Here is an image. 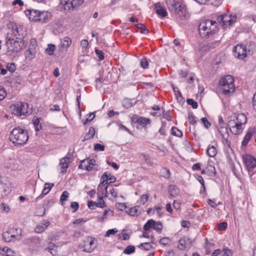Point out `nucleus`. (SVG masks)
Listing matches in <instances>:
<instances>
[{
  "label": "nucleus",
  "instance_id": "58836bf2",
  "mask_svg": "<svg viewBox=\"0 0 256 256\" xmlns=\"http://www.w3.org/2000/svg\"><path fill=\"white\" fill-rule=\"evenodd\" d=\"M252 134L250 132H248L247 134H246L244 140H243L242 142V146H246L248 142L250 140V138H252Z\"/></svg>",
  "mask_w": 256,
  "mask_h": 256
},
{
  "label": "nucleus",
  "instance_id": "a18cd8bd",
  "mask_svg": "<svg viewBox=\"0 0 256 256\" xmlns=\"http://www.w3.org/2000/svg\"><path fill=\"white\" fill-rule=\"evenodd\" d=\"M138 247L140 249L148 250L150 249L152 246L149 242H144L140 244Z\"/></svg>",
  "mask_w": 256,
  "mask_h": 256
},
{
  "label": "nucleus",
  "instance_id": "13d9d810",
  "mask_svg": "<svg viewBox=\"0 0 256 256\" xmlns=\"http://www.w3.org/2000/svg\"><path fill=\"white\" fill-rule=\"evenodd\" d=\"M140 66L143 68H147L148 66V62L146 58H143L140 60Z\"/></svg>",
  "mask_w": 256,
  "mask_h": 256
},
{
  "label": "nucleus",
  "instance_id": "393cba45",
  "mask_svg": "<svg viewBox=\"0 0 256 256\" xmlns=\"http://www.w3.org/2000/svg\"><path fill=\"white\" fill-rule=\"evenodd\" d=\"M168 192L170 196L174 198L178 194L179 190L176 186L170 185L168 188Z\"/></svg>",
  "mask_w": 256,
  "mask_h": 256
},
{
  "label": "nucleus",
  "instance_id": "09e8293b",
  "mask_svg": "<svg viewBox=\"0 0 256 256\" xmlns=\"http://www.w3.org/2000/svg\"><path fill=\"white\" fill-rule=\"evenodd\" d=\"M41 120V118H38L36 117H34L33 118L32 122L35 126V128H38V126H40V128H42V124L40 123Z\"/></svg>",
  "mask_w": 256,
  "mask_h": 256
},
{
  "label": "nucleus",
  "instance_id": "f257e3e1",
  "mask_svg": "<svg viewBox=\"0 0 256 256\" xmlns=\"http://www.w3.org/2000/svg\"><path fill=\"white\" fill-rule=\"evenodd\" d=\"M218 24L216 22L206 20L202 22L198 26V31L200 36L202 38L212 36L215 37L218 30Z\"/></svg>",
  "mask_w": 256,
  "mask_h": 256
},
{
  "label": "nucleus",
  "instance_id": "de8ad7c7",
  "mask_svg": "<svg viewBox=\"0 0 256 256\" xmlns=\"http://www.w3.org/2000/svg\"><path fill=\"white\" fill-rule=\"evenodd\" d=\"M69 196V193L67 191H64L62 194L60 196V201L61 202L62 204H63L64 202L65 201H66L68 200V198Z\"/></svg>",
  "mask_w": 256,
  "mask_h": 256
},
{
  "label": "nucleus",
  "instance_id": "6e6d98bb",
  "mask_svg": "<svg viewBox=\"0 0 256 256\" xmlns=\"http://www.w3.org/2000/svg\"><path fill=\"white\" fill-rule=\"evenodd\" d=\"M170 242V240L168 238H163L160 240V243L164 246H167Z\"/></svg>",
  "mask_w": 256,
  "mask_h": 256
},
{
  "label": "nucleus",
  "instance_id": "680f3d73",
  "mask_svg": "<svg viewBox=\"0 0 256 256\" xmlns=\"http://www.w3.org/2000/svg\"><path fill=\"white\" fill-rule=\"evenodd\" d=\"M149 195L148 194H144L140 197V203L142 204H145L148 201Z\"/></svg>",
  "mask_w": 256,
  "mask_h": 256
},
{
  "label": "nucleus",
  "instance_id": "72a5a7b5",
  "mask_svg": "<svg viewBox=\"0 0 256 256\" xmlns=\"http://www.w3.org/2000/svg\"><path fill=\"white\" fill-rule=\"evenodd\" d=\"M160 174L162 177L166 178H168L170 176L169 170L166 168H162L160 170Z\"/></svg>",
  "mask_w": 256,
  "mask_h": 256
},
{
  "label": "nucleus",
  "instance_id": "a19ab883",
  "mask_svg": "<svg viewBox=\"0 0 256 256\" xmlns=\"http://www.w3.org/2000/svg\"><path fill=\"white\" fill-rule=\"evenodd\" d=\"M56 48V46L54 44H48V48L46 50V52L50 56L54 54V50Z\"/></svg>",
  "mask_w": 256,
  "mask_h": 256
},
{
  "label": "nucleus",
  "instance_id": "79ce46f5",
  "mask_svg": "<svg viewBox=\"0 0 256 256\" xmlns=\"http://www.w3.org/2000/svg\"><path fill=\"white\" fill-rule=\"evenodd\" d=\"M122 104L124 108H128L132 106V103L131 102L130 100L128 98H124L122 100Z\"/></svg>",
  "mask_w": 256,
  "mask_h": 256
},
{
  "label": "nucleus",
  "instance_id": "338daca9",
  "mask_svg": "<svg viewBox=\"0 0 256 256\" xmlns=\"http://www.w3.org/2000/svg\"><path fill=\"white\" fill-rule=\"evenodd\" d=\"M36 46L37 42L36 40L34 38L32 39L30 41V44L28 48H34L36 50Z\"/></svg>",
  "mask_w": 256,
  "mask_h": 256
},
{
  "label": "nucleus",
  "instance_id": "ddd939ff",
  "mask_svg": "<svg viewBox=\"0 0 256 256\" xmlns=\"http://www.w3.org/2000/svg\"><path fill=\"white\" fill-rule=\"evenodd\" d=\"M108 174L107 172H104L101 177V180L102 182L98 185V192L101 190H105L106 192L107 193V189L108 188Z\"/></svg>",
  "mask_w": 256,
  "mask_h": 256
},
{
  "label": "nucleus",
  "instance_id": "1a4fd4ad",
  "mask_svg": "<svg viewBox=\"0 0 256 256\" xmlns=\"http://www.w3.org/2000/svg\"><path fill=\"white\" fill-rule=\"evenodd\" d=\"M233 54L234 56L240 60L246 56V48L243 44H238L234 48Z\"/></svg>",
  "mask_w": 256,
  "mask_h": 256
},
{
  "label": "nucleus",
  "instance_id": "2f4dec72",
  "mask_svg": "<svg viewBox=\"0 0 256 256\" xmlns=\"http://www.w3.org/2000/svg\"><path fill=\"white\" fill-rule=\"evenodd\" d=\"M10 210L9 205L5 202H2L0 204V212L2 213H8Z\"/></svg>",
  "mask_w": 256,
  "mask_h": 256
},
{
  "label": "nucleus",
  "instance_id": "e2e57ef3",
  "mask_svg": "<svg viewBox=\"0 0 256 256\" xmlns=\"http://www.w3.org/2000/svg\"><path fill=\"white\" fill-rule=\"evenodd\" d=\"M96 150L104 151V146L100 144H96L94 146Z\"/></svg>",
  "mask_w": 256,
  "mask_h": 256
},
{
  "label": "nucleus",
  "instance_id": "4468645a",
  "mask_svg": "<svg viewBox=\"0 0 256 256\" xmlns=\"http://www.w3.org/2000/svg\"><path fill=\"white\" fill-rule=\"evenodd\" d=\"M4 167L10 168L12 170H16L18 168V164L15 159L6 158L4 162Z\"/></svg>",
  "mask_w": 256,
  "mask_h": 256
},
{
  "label": "nucleus",
  "instance_id": "49530a36",
  "mask_svg": "<svg viewBox=\"0 0 256 256\" xmlns=\"http://www.w3.org/2000/svg\"><path fill=\"white\" fill-rule=\"evenodd\" d=\"M135 250V247L133 246L130 245L126 247L124 252L126 254H130L134 252Z\"/></svg>",
  "mask_w": 256,
  "mask_h": 256
},
{
  "label": "nucleus",
  "instance_id": "0eeeda50",
  "mask_svg": "<svg viewBox=\"0 0 256 256\" xmlns=\"http://www.w3.org/2000/svg\"><path fill=\"white\" fill-rule=\"evenodd\" d=\"M237 20L236 15H232V14H225L220 16L218 17V20L222 22L224 26L226 28L232 25Z\"/></svg>",
  "mask_w": 256,
  "mask_h": 256
},
{
  "label": "nucleus",
  "instance_id": "cd10ccee",
  "mask_svg": "<svg viewBox=\"0 0 256 256\" xmlns=\"http://www.w3.org/2000/svg\"><path fill=\"white\" fill-rule=\"evenodd\" d=\"M25 244H30L31 243H34L36 244H40V238L38 236H32L28 238H26L24 240Z\"/></svg>",
  "mask_w": 256,
  "mask_h": 256
},
{
  "label": "nucleus",
  "instance_id": "5fc2aeb1",
  "mask_svg": "<svg viewBox=\"0 0 256 256\" xmlns=\"http://www.w3.org/2000/svg\"><path fill=\"white\" fill-rule=\"evenodd\" d=\"M153 228L156 231H160L162 228V225L160 222H156L154 221Z\"/></svg>",
  "mask_w": 256,
  "mask_h": 256
},
{
  "label": "nucleus",
  "instance_id": "2eb2a0df",
  "mask_svg": "<svg viewBox=\"0 0 256 256\" xmlns=\"http://www.w3.org/2000/svg\"><path fill=\"white\" fill-rule=\"evenodd\" d=\"M50 224L49 221L43 220L34 228V232L38 234L42 233L48 228Z\"/></svg>",
  "mask_w": 256,
  "mask_h": 256
},
{
  "label": "nucleus",
  "instance_id": "052dcab7",
  "mask_svg": "<svg viewBox=\"0 0 256 256\" xmlns=\"http://www.w3.org/2000/svg\"><path fill=\"white\" fill-rule=\"evenodd\" d=\"M228 128H238V126H236L235 118L229 120L228 123Z\"/></svg>",
  "mask_w": 256,
  "mask_h": 256
},
{
  "label": "nucleus",
  "instance_id": "bf43d9fd",
  "mask_svg": "<svg viewBox=\"0 0 256 256\" xmlns=\"http://www.w3.org/2000/svg\"><path fill=\"white\" fill-rule=\"evenodd\" d=\"M118 232L116 228L110 229L108 230L106 234V236L108 237L110 235H114Z\"/></svg>",
  "mask_w": 256,
  "mask_h": 256
},
{
  "label": "nucleus",
  "instance_id": "4be33fe9",
  "mask_svg": "<svg viewBox=\"0 0 256 256\" xmlns=\"http://www.w3.org/2000/svg\"><path fill=\"white\" fill-rule=\"evenodd\" d=\"M36 51L34 48H28L25 52L24 56L26 59L30 61L35 58Z\"/></svg>",
  "mask_w": 256,
  "mask_h": 256
},
{
  "label": "nucleus",
  "instance_id": "0e129e2a",
  "mask_svg": "<svg viewBox=\"0 0 256 256\" xmlns=\"http://www.w3.org/2000/svg\"><path fill=\"white\" fill-rule=\"evenodd\" d=\"M95 52L98 56V58L100 60L104 59V54L102 50L96 49Z\"/></svg>",
  "mask_w": 256,
  "mask_h": 256
},
{
  "label": "nucleus",
  "instance_id": "c756f323",
  "mask_svg": "<svg viewBox=\"0 0 256 256\" xmlns=\"http://www.w3.org/2000/svg\"><path fill=\"white\" fill-rule=\"evenodd\" d=\"M176 14L180 19H188V16L186 14V9L182 6V8L178 10Z\"/></svg>",
  "mask_w": 256,
  "mask_h": 256
},
{
  "label": "nucleus",
  "instance_id": "b1692460",
  "mask_svg": "<svg viewBox=\"0 0 256 256\" xmlns=\"http://www.w3.org/2000/svg\"><path fill=\"white\" fill-rule=\"evenodd\" d=\"M90 163V164H95L96 160L94 159H86L81 161L80 164L78 166V168L81 169L86 170L88 168L87 164Z\"/></svg>",
  "mask_w": 256,
  "mask_h": 256
},
{
  "label": "nucleus",
  "instance_id": "20e7f679",
  "mask_svg": "<svg viewBox=\"0 0 256 256\" xmlns=\"http://www.w3.org/2000/svg\"><path fill=\"white\" fill-rule=\"evenodd\" d=\"M219 86L225 95H228L235 90L233 78L227 75L222 78L219 82Z\"/></svg>",
  "mask_w": 256,
  "mask_h": 256
},
{
  "label": "nucleus",
  "instance_id": "4d7b16f0",
  "mask_svg": "<svg viewBox=\"0 0 256 256\" xmlns=\"http://www.w3.org/2000/svg\"><path fill=\"white\" fill-rule=\"evenodd\" d=\"M172 89L177 98H178V97L182 98V94L180 92L178 88V87L174 86L173 84H172Z\"/></svg>",
  "mask_w": 256,
  "mask_h": 256
},
{
  "label": "nucleus",
  "instance_id": "a211bd4d",
  "mask_svg": "<svg viewBox=\"0 0 256 256\" xmlns=\"http://www.w3.org/2000/svg\"><path fill=\"white\" fill-rule=\"evenodd\" d=\"M132 120L134 122L139 124L140 126L142 127L146 126L148 124H149L150 122V120L149 118L141 116H136V118H132Z\"/></svg>",
  "mask_w": 256,
  "mask_h": 256
},
{
  "label": "nucleus",
  "instance_id": "f3484780",
  "mask_svg": "<svg viewBox=\"0 0 256 256\" xmlns=\"http://www.w3.org/2000/svg\"><path fill=\"white\" fill-rule=\"evenodd\" d=\"M100 192H102V194H104L105 196L108 197L110 200L112 201L116 200L118 196V192L116 188H112L108 192L107 191V193L106 192L105 190H101Z\"/></svg>",
  "mask_w": 256,
  "mask_h": 256
},
{
  "label": "nucleus",
  "instance_id": "8fccbe9b",
  "mask_svg": "<svg viewBox=\"0 0 256 256\" xmlns=\"http://www.w3.org/2000/svg\"><path fill=\"white\" fill-rule=\"evenodd\" d=\"M2 251V254H5L6 256H10L12 253V250L8 247L4 248Z\"/></svg>",
  "mask_w": 256,
  "mask_h": 256
},
{
  "label": "nucleus",
  "instance_id": "774afa93",
  "mask_svg": "<svg viewBox=\"0 0 256 256\" xmlns=\"http://www.w3.org/2000/svg\"><path fill=\"white\" fill-rule=\"evenodd\" d=\"M201 121L204 124V126L206 128H208L209 126H210V122L208 120L207 118H201Z\"/></svg>",
  "mask_w": 256,
  "mask_h": 256
},
{
  "label": "nucleus",
  "instance_id": "c85d7f7f",
  "mask_svg": "<svg viewBox=\"0 0 256 256\" xmlns=\"http://www.w3.org/2000/svg\"><path fill=\"white\" fill-rule=\"evenodd\" d=\"M72 43L71 39L68 37H65L61 42V48L66 50Z\"/></svg>",
  "mask_w": 256,
  "mask_h": 256
},
{
  "label": "nucleus",
  "instance_id": "9b49d317",
  "mask_svg": "<svg viewBox=\"0 0 256 256\" xmlns=\"http://www.w3.org/2000/svg\"><path fill=\"white\" fill-rule=\"evenodd\" d=\"M59 7L61 10H63L66 13L73 11L75 8L72 0H60Z\"/></svg>",
  "mask_w": 256,
  "mask_h": 256
},
{
  "label": "nucleus",
  "instance_id": "f03ea898",
  "mask_svg": "<svg viewBox=\"0 0 256 256\" xmlns=\"http://www.w3.org/2000/svg\"><path fill=\"white\" fill-rule=\"evenodd\" d=\"M25 14L30 21L46 23L49 21L50 14L47 11L31 9L25 11Z\"/></svg>",
  "mask_w": 256,
  "mask_h": 256
},
{
  "label": "nucleus",
  "instance_id": "bb28decb",
  "mask_svg": "<svg viewBox=\"0 0 256 256\" xmlns=\"http://www.w3.org/2000/svg\"><path fill=\"white\" fill-rule=\"evenodd\" d=\"M220 130V132L221 134L223 139L224 140V142L226 145L228 146H230V142L228 140V136L229 135L228 130V129H221Z\"/></svg>",
  "mask_w": 256,
  "mask_h": 256
},
{
  "label": "nucleus",
  "instance_id": "9d476101",
  "mask_svg": "<svg viewBox=\"0 0 256 256\" xmlns=\"http://www.w3.org/2000/svg\"><path fill=\"white\" fill-rule=\"evenodd\" d=\"M243 162L248 171L256 166V159L252 156L244 154L242 156Z\"/></svg>",
  "mask_w": 256,
  "mask_h": 256
},
{
  "label": "nucleus",
  "instance_id": "603ef678",
  "mask_svg": "<svg viewBox=\"0 0 256 256\" xmlns=\"http://www.w3.org/2000/svg\"><path fill=\"white\" fill-rule=\"evenodd\" d=\"M95 117V112H91L86 115V118L85 120V122H84V124H86L88 122H90Z\"/></svg>",
  "mask_w": 256,
  "mask_h": 256
},
{
  "label": "nucleus",
  "instance_id": "5701e85b",
  "mask_svg": "<svg viewBox=\"0 0 256 256\" xmlns=\"http://www.w3.org/2000/svg\"><path fill=\"white\" fill-rule=\"evenodd\" d=\"M182 6L178 2H174L170 5L168 6L170 10L174 14H176L178 10L182 8Z\"/></svg>",
  "mask_w": 256,
  "mask_h": 256
},
{
  "label": "nucleus",
  "instance_id": "412c9836",
  "mask_svg": "<svg viewBox=\"0 0 256 256\" xmlns=\"http://www.w3.org/2000/svg\"><path fill=\"white\" fill-rule=\"evenodd\" d=\"M154 9L156 13L162 17H165L168 15L166 10L160 6V2L156 3L154 4Z\"/></svg>",
  "mask_w": 256,
  "mask_h": 256
},
{
  "label": "nucleus",
  "instance_id": "6e6552de",
  "mask_svg": "<svg viewBox=\"0 0 256 256\" xmlns=\"http://www.w3.org/2000/svg\"><path fill=\"white\" fill-rule=\"evenodd\" d=\"M95 240L91 237L86 238L82 242V251L86 252H92L96 247Z\"/></svg>",
  "mask_w": 256,
  "mask_h": 256
},
{
  "label": "nucleus",
  "instance_id": "f8f14e48",
  "mask_svg": "<svg viewBox=\"0 0 256 256\" xmlns=\"http://www.w3.org/2000/svg\"><path fill=\"white\" fill-rule=\"evenodd\" d=\"M171 116H170V111L168 110L166 112H164L162 118L164 119V120H162V128L168 127L170 128H176L172 124Z\"/></svg>",
  "mask_w": 256,
  "mask_h": 256
},
{
  "label": "nucleus",
  "instance_id": "69168bd1",
  "mask_svg": "<svg viewBox=\"0 0 256 256\" xmlns=\"http://www.w3.org/2000/svg\"><path fill=\"white\" fill-rule=\"evenodd\" d=\"M6 96V92L4 88L0 86V100H3Z\"/></svg>",
  "mask_w": 256,
  "mask_h": 256
},
{
  "label": "nucleus",
  "instance_id": "c9c22d12",
  "mask_svg": "<svg viewBox=\"0 0 256 256\" xmlns=\"http://www.w3.org/2000/svg\"><path fill=\"white\" fill-rule=\"evenodd\" d=\"M136 28L140 30L141 33L148 34L149 32L148 30L146 28V27L142 24H137L136 25Z\"/></svg>",
  "mask_w": 256,
  "mask_h": 256
},
{
  "label": "nucleus",
  "instance_id": "473e14b6",
  "mask_svg": "<svg viewBox=\"0 0 256 256\" xmlns=\"http://www.w3.org/2000/svg\"><path fill=\"white\" fill-rule=\"evenodd\" d=\"M206 153L210 157H214L217 153L216 148L213 146H208Z\"/></svg>",
  "mask_w": 256,
  "mask_h": 256
},
{
  "label": "nucleus",
  "instance_id": "e433bc0d",
  "mask_svg": "<svg viewBox=\"0 0 256 256\" xmlns=\"http://www.w3.org/2000/svg\"><path fill=\"white\" fill-rule=\"evenodd\" d=\"M216 38V39L214 41L210 42L208 44V46L209 48H214L219 44L220 38H216L215 36V37H214V39Z\"/></svg>",
  "mask_w": 256,
  "mask_h": 256
},
{
  "label": "nucleus",
  "instance_id": "7c9ffc66",
  "mask_svg": "<svg viewBox=\"0 0 256 256\" xmlns=\"http://www.w3.org/2000/svg\"><path fill=\"white\" fill-rule=\"evenodd\" d=\"M2 238L6 242L12 240V238H15V235L11 234L9 231H6L2 234Z\"/></svg>",
  "mask_w": 256,
  "mask_h": 256
},
{
  "label": "nucleus",
  "instance_id": "423d86ee",
  "mask_svg": "<svg viewBox=\"0 0 256 256\" xmlns=\"http://www.w3.org/2000/svg\"><path fill=\"white\" fill-rule=\"evenodd\" d=\"M28 104L24 102H18L14 104V112L18 116H26L30 114V110H28Z\"/></svg>",
  "mask_w": 256,
  "mask_h": 256
},
{
  "label": "nucleus",
  "instance_id": "864d4df0",
  "mask_svg": "<svg viewBox=\"0 0 256 256\" xmlns=\"http://www.w3.org/2000/svg\"><path fill=\"white\" fill-rule=\"evenodd\" d=\"M186 102L189 105L192 106L194 108H196L198 106V104L197 102L194 101L193 99L188 98L186 100Z\"/></svg>",
  "mask_w": 256,
  "mask_h": 256
},
{
  "label": "nucleus",
  "instance_id": "37998d69",
  "mask_svg": "<svg viewBox=\"0 0 256 256\" xmlns=\"http://www.w3.org/2000/svg\"><path fill=\"white\" fill-rule=\"evenodd\" d=\"M170 132L172 135L180 138L182 136V132L180 129H171Z\"/></svg>",
  "mask_w": 256,
  "mask_h": 256
},
{
  "label": "nucleus",
  "instance_id": "c03bdc74",
  "mask_svg": "<svg viewBox=\"0 0 256 256\" xmlns=\"http://www.w3.org/2000/svg\"><path fill=\"white\" fill-rule=\"evenodd\" d=\"M154 224V220H148L144 226V230H148L150 228H153Z\"/></svg>",
  "mask_w": 256,
  "mask_h": 256
},
{
  "label": "nucleus",
  "instance_id": "6ab92c4d",
  "mask_svg": "<svg viewBox=\"0 0 256 256\" xmlns=\"http://www.w3.org/2000/svg\"><path fill=\"white\" fill-rule=\"evenodd\" d=\"M191 242L190 239L188 237H184L180 240L178 242V248L181 250H184L188 248L190 246Z\"/></svg>",
  "mask_w": 256,
  "mask_h": 256
},
{
  "label": "nucleus",
  "instance_id": "dca6fc26",
  "mask_svg": "<svg viewBox=\"0 0 256 256\" xmlns=\"http://www.w3.org/2000/svg\"><path fill=\"white\" fill-rule=\"evenodd\" d=\"M70 162V158L64 157L60 160V167L61 173L64 174L66 172Z\"/></svg>",
  "mask_w": 256,
  "mask_h": 256
},
{
  "label": "nucleus",
  "instance_id": "7ed1b4c3",
  "mask_svg": "<svg viewBox=\"0 0 256 256\" xmlns=\"http://www.w3.org/2000/svg\"><path fill=\"white\" fill-rule=\"evenodd\" d=\"M28 138V133L24 129H13L10 134V140L16 144H24Z\"/></svg>",
  "mask_w": 256,
  "mask_h": 256
},
{
  "label": "nucleus",
  "instance_id": "39448f33",
  "mask_svg": "<svg viewBox=\"0 0 256 256\" xmlns=\"http://www.w3.org/2000/svg\"><path fill=\"white\" fill-rule=\"evenodd\" d=\"M24 44V40L19 38H16V39L10 36L8 34L6 38V45L8 51L14 52H20Z\"/></svg>",
  "mask_w": 256,
  "mask_h": 256
},
{
  "label": "nucleus",
  "instance_id": "4c0bfd02",
  "mask_svg": "<svg viewBox=\"0 0 256 256\" xmlns=\"http://www.w3.org/2000/svg\"><path fill=\"white\" fill-rule=\"evenodd\" d=\"M54 186L53 184H48L46 183L44 184V188L42 192V195H46L48 194L52 186Z\"/></svg>",
  "mask_w": 256,
  "mask_h": 256
},
{
  "label": "nucleus",
  "instance_id": "ea45409f",
  "mask_svg": "<svg viewBox=\"0 0 256 256\" xmlns=\"http://www.w3.org/2000/svg\"><path fill=\"white\" fill-rule=\"evenodd\" d=\"M138 206H134L126 210V212L131 216H136L138 214Z\"/></svg>",
  "mask_w": 256,
  "mask_h": 256
},
{
  "label": "nucleus",
  "instance_id": "aec40b11",
  "mask_svg": "<svg viewBox=\"0 0 256 256\" xmlns=\"http://www.w3.org/2000/svg\"><path fill=\"white\" fill-rule=\"evenodd\" d=\"M236 120V126L238 128L244 124L247 120L246 116L244 114H238L234 118Z\"/></svg>",
  "mask_w": 256,
  "mask_h": 256
},
{
  "label": "nucleus",
  "instance_id": "f704fd0d",
  "mask_svg": "<svg viewBox=\"0 0 256 256\" xmlns=\"http://www.w3.org/2000/svg\"><path fill=\"white\" fill-rule=\"evenodd\" d=\"M95 133V129H89L88 132L85 134L82 141L84 142L85 140H88L92 138L94 136Z\"/></svg>",
  "mask_w": 256,
  "mask_h": 256
},
{
  "label": "nucleus",
  "instance_id": "a878e982",
  "mask_svg": "<svg viewBox=\"0 0 256 256\" xmlns=\"http://www.w3.org/2000/svg\"><path fill=\"white\" fill-rule=\"evenodd\" d=\"M114 214L113 211L110 210V209L106 210L103 212L101 216H98V222H104L108 218V216H112Z\"/></svg>",
  "mask_w": 256,
  "mask_h": 256
},
{
  "label": "nucleus",
  "instance_id": "3c124183",
  "mask_svg": "<svg viewBox=\"0 0 256 256\" xmlns=\"http://www.w3.org/2000/svg\"><path fill=\"white\" fill-rule=\"evenodd\" d=\"M6 69L8 70L10 72H14L16 70V66L14 63H8L6 64Z\"/></svg>",
  "mask_w": 256,
  "mask_h": 256
}]
</instances>
